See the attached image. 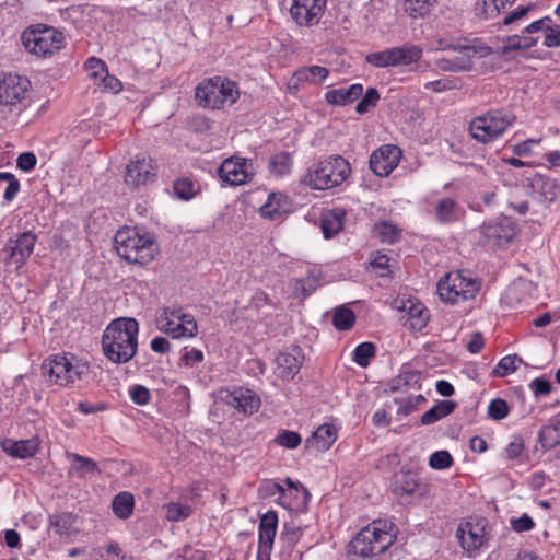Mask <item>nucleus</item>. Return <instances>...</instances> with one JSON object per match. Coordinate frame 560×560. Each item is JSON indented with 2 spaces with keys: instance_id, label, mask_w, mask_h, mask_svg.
I'll return each mask as SVG.
<instances>
[{
  "instance_id": "1",
  "label": "nucleus",
  "mask_w": 560,
  "mask_h": 560,
  "mask_svg": "<svg viewBox=\"0 0 560 560\" xmlns=\"http://www.w3.org/2000/svg\"><path fill=\"white\" fill-rule=\"evenodd\" d=\"M139 324L135 318L114 319L103 331L102 351L116 364L129 362L138 351Z\"/></svg>"
},
{
  "instance_id": "2",
  "label": "nucleus",
  "mask_w": 560,
  "mask_h": 560,
  "mask_svg": "<svg viewBox=\"0 0 560 560\" xmlns=\"http://www.w3.org/2000/svg\"><path fill=\"white\" fill-rule=\"evenodd\" d=\"M114 244L117 254L131 264H150L159 254V246L149 234H140L137 229L124 228L116 232Z\"/></svg>"
},
{
  "instance_id": "3",
  "label": "nucleus",
  "mask_w": 560,
  "mask_h": 560,
  "mask_svg": "<svg viewBox=\"0 0 560 560\" xmlns=\"http://www.w3.org/2000/svg\"><path fill=\"white\" fill-rule=\"evenodd\" d=\"M350 174V163L341 155H331L313 164L301 183L312 189L327 190L341 185Z\"/></svg>"
},
{
  "instance_id": "4",
  "label": "nucleus",
  "mask_w": 560,
  "mask_h": 560,
  "mask_svg": "<svg viewBox=\"0 0 560 560\" xmlns=\"http://www.w3.org/2000/svg\"><path fill=\"white\" fill-rule=\"evenodd\" d=\"M396 535L392 525L386 522L374 521L362 528L348 545V555L360 558H371L383 553L395 541Z\"/></svg>"
},
{
  "instance_id": "5",
  "label": "nucleus",
  "mask_w": 560,
  "mask_h": 560,
  "mask_svg": "<svg viewBox=\"0 0 560 560\" xmlns=\"http://www.w3.org/2000/svg\"><path fill=\"white\" fill-rule=\"evenodd\" d=\"M40 370L50 383L72 386L89 374L90 365L73 354L59 353L46 358Z\"/></svg>"
},
{
  "instance_id": "6",
  "label": "nucleus",
  "mask_w": 560,
  "mask_h": 560,
  "mask_svg": "<svg viewBox=\"0 0 560 560\" xmlns=\"http://www.w3.org/2000/svg\"><path fill=\"white\" fill-rule=\"evenodd\" d=\"M238 96L236 83L220 75L201 81L195 91L198 104L209 109H220L225 105H233Z\"/></svg>"
},
{
  "instance_id": "7",
  "label": "nucleus",
  "mask_w": 560,
  "mask_h": 560,
  "mask_svg": "<svg viewBox=\"0 0 560 560\" xmlns=\"http://www.w3.org/2000/svg\"><path fill=\"white\" fill-rule=\"evenodd\" d=\"M21 40L30 54L46 58L65 47L66 36L52 26L37 24L26 28L22 33Z\"/></svg>"
},
{
  "instance_id": "8",
  "label": "nucleus",
  "mask_w": 560,
  "mask_h": 560,
  "mask_svg": "<svg viewBox=\"0 0 560 560\" xmlns=\"http://www.w3.org/2000/svg\"><path fill=\"white\" fill-rule=\"evenodd\" d=\"M515 121V116L503 109L489 110L475 117L469 125L471 137L481 143L497 140Z\"/></svg>"
},
{
  "instance_id": "9",
  "label": "nucleus",
  "mask_w": 560,
  "mask_h": 560,
  "mask_svg": "<svg viewBox=\"0 0 560 560\" xmlns=\"http://www.w3.org/2000/svg\"><path fill=\"white\" fill-rule=\"evenodd\" d=\"M481 283L478 279L464 275V271H451L438 282L440 299L450 304L475 299Z\"/></svg>"
},
{
  "instance_id": "10",
  "label": "nucleus",
  "mask_w": 560,
  "mask_h": 560,
  "mask_svg": "<svg viewBox=\"0 0 560 560\" xmlns=\"http://www.w3.org/2000/svg\"><path fill=\"white\" fill-rule=\"evenodd\" d=\"M156 327L172 338H191L198 330L195 318L180 308H165L156 319Z\"/></svg>"
},
{
  "instance_id": "11",
  "label": "nucleus",
  "mask_w": 560,
  "mask_h": 560,
  "mask_svg": "<svg viewBox=\"0 0 560 560\" xmlns=\"http://www.w3.org/2000/svg\"><path fill=\"white\" fill-rule=\"evenodd\" d=\"M440 49H454L459 52L458 56L452 58H441L436 61V66L442 71L462 72L469 71L472 68V56L476 54L485 55L489 52L488 47H477L469 45H454L446 44L443 40L439 42Z\"/></svg>"
},
{
  "instance_id": "12",
  "label": "nucleus",
  "mask_w": 560,
  "mask_h": 560,
  "mask_svg": "<svg viewBox=\"0 0 560 560\" xmlns=\"http://www.w3.org/2000/svg\"><path fill=\"white\" fill-rule=\"evenodd\" d=\"M327 0H291L289 14L300 27L317 26L326 11Z\"/></svg>"
},
{
  "instance_id": "13",
  "label": "nucleus",
  "mask_w": 560,
  "mask_h": 560,
  "mask_svg": "<svg viewBox=\"0 0 560 560\" xmlns=\"http://www.w3.org/2000/svg\"><path fill=\"white\" fill-rule=\"evenodd\" d=\"M36 241L37 236L30 231L19 234L15 240H9L3 248L5 265L20 269L33 253Z\"/></svg>"
},
{
  "instance_id": "14",
  "label": "nucleus",
  "mask_w": 560,
  "mask_h": 560,
  "mask_svg": "<svg viewBox=\"0 0 560 560\" xmlns=\"http://www.w3.org/2000/svg\"><path fill=\"white\" fill-rule=\"evenodd\" d=\"M252 160L231 156L225 159L219 170L220 178L229 185L240 186L252 180L254 176Z\"/></svg>"
},
{
  "instance_id": "15",
  "label": "nucleus",
  "mask_w": 560,
  "mask_h": 560,
  "mask_svg": "<svg viewBox=\"0 0 560 560\" xmlns=\"http://www.w3.org/2000/svg\"><path fill=\"white\" fill-rule=\"evenodd\" d=\"M401 150L394 144H385L370 156V168L380 177H387L399 164Z\"/></svg>"
},
{
  "instance_id": "16",
  "label": "nucleus",
  "mask_w": 560,
  "mask_h": 560,
  "mask_svg": "<svg viewBox=\"0 0 560 560\" xmlns=\"http://www.w3.org/2000/svg\"><path fill=\"white\" fill-rule=\"evenodd\" d=\"M156 176V164L153 159L145 155H136L126 166L125 182L127 185L138 187L145 185Z\"/></svg>"
},
{
  "instance_id": "17",
  "label": "nucleus",
  "mask_w": 560,
  "mask_h": 560,
  "mask_svg": "<svg viewBox=\"0 0 560 560\" xmlns=\"http://www.w3.org/2000/svg\"><path fill=\"white\" fill-rule=\"evenodd\" d=\"M30 81L19 74H0V105H15L25 97Z\"/></svg>"
},
{
  "instance_id": "18",
  "label": "nucleus",
  "mask_w": 560,
  "mask_h": 560,
  "mask_svg": "<svg viewBox=\"0 0 560 560\" xmlns=\"http://www.w3.org/2000/svg\"><path fill=\"white\" fill-rule=\"evenodd\" d=\"M278 524V515L273 511L265 513L259 523L258 560H269Z\"/></svg>"
},
{
  "instance_id": "19",
  "label": "nucleus",
  "mask_w": 560,
  "mask_h": 560,
  "mask_svg": "<svg viewBox=\"0 0 560 560\" xmlns=\"http://www.w3.org/2000/svg\"><path fill=\"white\" fill-rule=\"evenodd\" d=\"M223 400L234 409L245 415H252L257 411L260 405L259 397L250 389L237 387L226 392Z\"/></svg>"
},
{
  "instance_id": "20",
  "label": "nucleus",
  "mask_w": 560,
  "mask_h": 560,
  "mask_svg": "<svg viewBox=\"0 0 560 560\" xmlns=\"http://www.w3.org/2000/svg\"><path fill=\"white\" fill-rule=\"evenodd\" d=\"M530 196L540 203H551L557 198V183L555 179L536 174L529 180Z\"/></svg>"
},
{
  "instance_id": "21",
  "label": "nucleus",
  "mask_w": 560,
  "mask_h": 560,
  "mask_svg": "<svg viewBox=\"0 0 560 560\" xmlns=\"http://www.w3.org/2000/svg\"><path fill=\"white\" fill-rule=\"evenodd\" d=\"M480 233L486 243L500 246L509 243L514 236V230L506 221H495L482 224Z\"/></svg>"
},
{
  "instance_id": "22",
  "label": "nucleus",
  "mask_w": 560,
  "mask_h": 560,
  "mask_svg": "<svg viewBox=\"0 0 560 560\" xmlns=\"http://www.w3.org/2000/svg\"><path fill=\"white\" fill-rule=\"evenodd\" d=\"M329 75V70L322 66L302 67L298 69L288 82L289 90H299L304 83L319 84Z\"/></svg>"
},
{
  "instance_id": "23",
  "label": "nucleus",
  "mask_w": 560,
  "mask_h": 560,
  "mask_svg": "<svg viewBox=\"0 0 560 560\" xmlns=\"http://www.w3.org/2000/svg\"><path fill=\"white\" fill-rule=\"evenodd\" d=\"M276 364L278 376L284 381L292 380L302 366L300 350L295 348L292 351H281L276 358Z\"/></svg>"
},
{
  "instance_id": "24",
  "label": "nucleus",
  "mask_w": 560,
  "mask_h": 560,
  "mask_svg": "<svg viewBox=\"0 0 560 560\" xmlns=\"http://www.w3.org/2000/svg\"><path fill=\"white\" fill-rule=\"evenodd\" d=\"M337 439V430L331 424H322L307 438L305 447L315 452H325L330 448Z\"/></svg>"
},
{
  "instance_id": "25",
  "label": "nucleus",
  "mask_w": 560,
  "mask_h": 560,
  "mask_svg": "<svg viewBox=\"0 0 560 560\" xmlns=\"http://www.w3.org/2000/svg\"><path fill=\"white\" fill-rule=\"evenodd\" d=\"M402 310L407 314L405 325L408 326V328L420 331L427 326L430 314L422 303L408 300L404 303Z\"/></svg>"
},
{
  "instance_id": "26",
  "label": "nucleus",
  "mask_w": 560,
  "mask_h": 560,
  "mask_svg": "<svg viewBox=\"0 0 560 560\" xmlns=\"http://www.w3.org/2000/svg\"><path fill=\"white\" fill-rule=\"evenodd\" d=\"M2 448L8 455L14 458L26 459L37 453L39 442L35 438L20 441L7 439L2 442Z\"/></svg>"
},
{
  "instance_id": "27",
  "label": "nucleus",
  "mask_w": 560,
  "mask_h": 560,
  "mask_svg": "<svg viewBox=\"0 0 560 560\" xmlns=\"http://www.w3.org/2000/svg\"><path fill=\"white\" fill-rule=\"evenodd\" d=\"M458 202L450 197L441 198L435 205V219L442 224H452L459 220L463 213Z\"/></svg>"
},
{
  "instance_id": "28",
  "label": "nucleus",
  "mask_w": 560,
  "mask_h": 560,
  "mask_svg": "<svg viewBox=\"0 0 560 560\" xmlns=\"http://www.w3.org/2000/svg\"><path fill=\"white\" fill-rule=\"evenodd\" d=\"M289 211V202L287 196L280 192H271L267 201L259 208L262 218L276 220L283 213Z\"/></svg>"
},
{
  "instance_id": "29",
  "label": "nucleus",
  "mask_w": 560,
  "mask_h": 560,
  "mask_svg": "<svg viewBox=\"0 0 560 560\" xmlns=\"http://www.w3.org/2000/svg\"><path fill=\"white\" fill-rule=\"evenodd\" d=\"M393 67L409 66L422 57V49L416 45L390 48Z\"/></svg>"
},
{
  "instance_id": "30",
  "label": "nucleus",
  "mask_w": 560,
  "mask_h": 560,
  "mask_svg": "<svg viewBox=\"0 0 560 560\" xmlns=\"http://www.w3.org/2000/svg\"><path fill=\"white\" fill-rule=\"evenodd\" d=\"M319 277L316 272H310L303 279H294L290 283L292 296L304 300L310 296L319 287Z\"/></svg>"
},
{
  "instance_id": "31",
  "label": "nucleus",
  "mask_w": 560,
  "mask_h": 560,
  "mask_svg": "<svg viewBox=\"0 0 560 560\" xmlns=\"http://www.w3.org/2000/svg\"><path fill=\"white\" fill-rule=\"evenodd\" d=\"M362 93L363 86L361 84H352L347 89L328 91L325 98L329 104L343 106L358 100Z\"/></svg>"
},
{
  "instance_id": "32",
  "label": "nucleus",
  "mask_w": 560,
  "mask_h": 560,
  "mask_svg": "<svg viewBox=\"0 0 560 560\" xmlns=\"http://www.w3.org/2000/svg\"><path fill=\"white\" fill-rule=\"evenodd\" d=\"M418 488V479L412 471H399L395 474L393 481V491L396 495H409L412 494Z\"/></svg>"
},
{
  "instance_id": "33",
  "label": "nucleus",
  "mask_w": 560,
  "mask_h": 560,
  "mask_svg": "<svg viewBox=\"0 0 560 560\" xmlns=\"http://www.w3.org/2000/svg\"><path fill=\"white\" fill-rule=\"evenodd\" d=\"M67 457L71 460L70 474L83 478L88 474L98 472L96 463L89 457L75 453H67Z\"/></svg>"
},
{
  "instance_id": "34",
  "label": "nucleus",
  "mask_w": 560,
  "mask_h": 560,
  "mask_svg": "<svg viewBox=\"0 0 560 560\" xmlns=\"http://www.w3.org/2000/svg\"><path fill=\"white\" fill-rule=\"evenodd\" d=\"M456 407V404L452 400H442L435 404L432 408L425 411L421 417V423L423 425H430L441 420L442 418L451 415Z\"/></svg>"
},
{
  "instance_id": "35",
  "label": "nucleus",
  "mask_w": 560,
  "mask_h": 560,
  "mask_svg": "<svg viewBox=\"0 0 560 560\" xmlns=\"http://www.w3.org/2000/svg\"><path fill=\"white\" fill-rule=\"evenodd\" d=\"M345 217L346 212L343 210L335 209L322 220V231L325 238H330L342 230Z\"/></svg>"
},
{
  "instance_id": "36",
  "label": "nucleus",
  "mask_w": 560,
  "mask_h": 560,
  "mask_svg": "<svg viewBox=\"0 0 560 560\" xmlns=\"http://www.w3.org/2000/svg\"><path fill=\"white\" fill-rule=\"evenodd\" d=\"M77 516L70 512L55 514L50 517V524L59 536H70L75 532Z\"/></svg>"
},
{
  "instance_id": "37",
  "label": "nucleus",
  "mask_w": 560,
  "mask_h": 560,
  "mask_svg": "<svg viewBox=\"0 0 560 560\" xmlns=\"http://www.w3.org/2000/svg\"><path fill=\"white\" fill-rule=\"evenodd\" d=\"M456 536L462 547L468 551L475 550L483 544V537L474 533L472 527L469 524L465 527H459L456 532Z\"/></svg>"
},
{
  "instance_id": "38",
  "label": "nucleus",
  "mask_w": 560,
  "mask_h": 560,
  "mask_svg": "<svg viewBox=\"0 0 560 560\" xmlns=\"http://www.w3.org/2000/svg\"><path fill=\"white\" fill-rule=\"evenodd\" d=\"M133 504L135 500L131 493L120 492L114 498L112 506L116 516L127 518L132 513Z\"/></svg>"
},
{
  "instance_id": "39",
  "label": "nucleus",
  "mask_w": 560,
  "mask_h": 560,
  "mask_svg": "<svg viewBox=\"0 0 560 560\" xmlns=\"http://www.w3.org/2000/svg\"><path fill=\"white\" fill-rule=\"evenodd\" d=\"M292 158L287 152H278L269 159V170L277 176H284L291 172Z\"/></svg>"
},
{
  "instance_id": "40",
  "label": "nucleus",
  "mask_w": 560,
  "mask_h": 560,
  "mask_svg": "<svg viewBox=\"0 0 560 560\" xmlns=\"http://www.w3.org/2000/svg\"><path fill=\"white\" fill-rule=\"evenodd\" d=\"M439 0H405V12L413 18H423Z\"/></svg>"
},
{
  "instance_id": "41",
  "label": "nucleus",
  "mask_w": 560,
  "mask_h": 560,
  "mask_svg": "<svg viewBox=\"0 0 560 560\" xmlns=\"http://www.w3.org/2000/svg\"><path fill=\"white\" fill-rule=\"evenodd\" d=\"M354 322L355 315L350 308L346 306H339L335 310L332 324L336 329L348 330L353 326Z\"/></svg>"
},
{
  "instance_id": "42",
  "label": "nucleus",
  "mask_w": 560,
  "mask_h": 560,
  "mask_svg": "<svg viewBox=\"0 0 560 560\" xmlns=\"http://www.w3.org/2000/svg\"><path fill=\"white\" fill-rule=\"evenodd\" d=\"M537 39L528 35H513L505 38V43L502 46V51L508 52L511 50L528 49L535 46Z\"/></svg>"
},
{
  "instance_id": "43",
  "label": "nucleus",
  "mask_w": 560,
  "mask_h": 560,
  "mask_svg": "<svg viewBox=\"0 0 560 560\" xmlns=\"http://www.w3.org/2000/svg\"><path fill=\"white\" fill-rule=\"evenodd\" d=\"M165 516L171 522H179L188 518L192 514L189 505L171 502L164 505Z\"/></svg>"
},
{
  "instance_id": "44",
  "label": "nucleus",
  "mask_w": 560,
  "mask_h": 560,
  "mask_svg": "<svg viewBox=\"0 0 560 560\" xmlns=\"http://www.w3.org/2000/svg\"><path fill=\"white\" fill-rule=\"evenodd\" d=\"M374 355L375 346L372 342H362L354 349L353 360L358 365L366 368Z\"/></svg>"
},
{
  "instance_id": "45",
  "label": "nucleus",
  "mask_w": 560,
  "mask_h": 560,
  "mask_svg": "<svg viewBox=\"0 0 560 560\" xmlns=\"http://www.w3.org/2000/svg\"><path fill=\"white\" fill-rule=\"evenodd\" d=\"M173 190L175 196L183 200H189L194 198L197 194L195 184L192 183L191 179L187 177L177 179L173 185Z\"/></svg>"
},
{
  "instance_id": "46",
  "label": "nucleus",
  "mask_w": 560,
  "mask_h": 560,
  "mask_svg": "<svg viewBox=\"0 0 560 560\" xmlns=\"http://www.w3.org/2000/svg\"><path fill=\"white\" fill-rule=\"evenodd\" d=\"M374 232L384 243L393 244L398 240L399 231L390 222H380L374 225Z\"/></svg>"
},
{
  "instance_id": "47",
  "label": "nucleus",
  "mask_w": 560,
  "mask_h": 560,
  "mask_svg": "<svg viewBox=\"0 0 560 560\" xmlns=\"http://www.w3.org/2000/svg\"><path fill=\"white\" fill-rule=\"evenodd\" d=\"M273 442L282 447L294 450L302 443L301 435L295 431L280 430Z\"/></svg>"
},
{
  "instance_id": "48",
  "label": "nucleus",
  "mask_w": 560,
  "mask_h": 560,
  "mask_svg": "<svg viewBox=\"0 0 560 560\" xmlns=\"http://www.w3.org/2000/svg\"><path fill=\"white\" fill-rule=\"evenodd\" d=\"M523 359L517 354L503 357L497 368L493 370L495 376H505L509 373L517 370V363H522Z\"/></svg>"
},
{
  "instance_id": "49",
  "label": "nucleus",
  "mask_w": 560,
  "mask_h": 560,
  "mask_svg": "<svg viewBox=\"0 0 560 560\" xmlns=\"http://www.w3.org/2000/svg\"><path fill=\"white\" fill-rule=\"evenodd\" d=\"M475 13L477 16L488 20L500 14L498 4L491 0H478L475 4Z\"/></svg>"
},
{
  "instance_id": "50",
  "label": "nucleus",
  "mask_w": 560,
  "mask_h": 560,
  "mask_svg": "<svg viewBox=\"0 0 560 560\" xmlns=\"http://www.w3.org/2000/svg\"><path fill=\"white\" fill-rule=\"evenodd\" d=\"M285 483L290 488V493L291 494L293 492L295 493V499H296L295 508L296 509L305 508L310 500V497H311L308 490L306 488H304L302 485L295 483L291 478H287Z\"/></svg>"
},
{
  "instance_id": "51",
  "label": "nucleus",
  "mask_w": 560,
  "mask_h": 560,
  "mask_svg": "<svg viewBox=\"0 0 560 560\" xmlns=\"http://www.w3.org/2000/svg\"><path fill=\"white\" fill-rule=\"evenodd\" d=\"M380 100V93L375 88H369L363 98L357 104L355 110L359 114H365L375 107Z\"/></svg>"
},
{
  "instance_id": "52",
  "label": "nucleus",
  "mask_w": 560,
  "mask_h": 560,
  "mask_svg": "<svg viewBox=\"0 0 560 560\" xmlns=\"http://www.w3.org/2000/svg\"><path fill=\"white\" fill-rule=\"evenodd\" d=\"M540 439L545 445L549 447H553L560 444V430H558V427L553 423L552 420H550L548 425L542 428L540 432Z\"/></svg>"
},
{
  "instance_id": "53",
  "label": "nucleus",
  "mask_w": 560,
  "mask_h": 560,
  "mask_svg": "<svg viewBox=\"0 0 560 560\" xmlns=\"http://www.w3.org/2000/svg\"><path fill=\"white\" fill-rule=\"evenodd\" d=\"M488 415L493 420H502L509 415V406L504 399L497 398L490 401Z\"/></svg>"
},
{
  "instance_id": "54",
  "label": "nucleus",
  "mask_w": 560,
  "mask_h": 560,
  "mask_svg": "<svg viewBox=\"0 0 560 560\" xmlns=\"http://www.w3.org/2000/svg\"><path fill=\"white\" fill-rule=\"evenodd\" d=\"M366 61L378 68L393 67L390 48L368 55Z\"/></svg>"
},
{
  "instance_id": "55",
  "label": "nucleus",
  "mask_w": 560,
  "mask_h": 560,
  "mask_svg": "<svg viewBox=\"0 0 560 560\" xmlns=\"http://www.w3.org/2000/svg\"><path fill=\"white\" fill-rule=\"evenodd\" d=\"M429 464L434 469H445L452 466L453 458L447 451H438L430 456Z\"/></svg>"
},
{
  "instance_id": "56",
  "label": "nucleus",
  "mask_w": 560,
  "mask_h": 560,
  "mask_svg": "<svg viewBox=\"0 0 560 560\" xmlns=\"http://www.w3.org/2000/svg\"><path fill=\"white\" fill-rule=\"evenodd\" d=\"M511 528L516 533L528 532L534 528L535 523L533 518L524 513L520 517H513L510 520Z\"/></svg>"
},
{
  "instance_id": "57",
  "label": "nucleus",
  "mask_w": 560,
  "mask_h": 560,
  "mask_svg": "<svg viewBox=\"0 0 560 560\" xmlns=\"http://www.w3.org/2000/svg\"><path fill=\"white\" fill-rule=\"evenodd\" d=\"M129 393L131 400L140 406L147 405L151 399L150 390L142 385H133Z\"/></svg>"
},
{
  "instance_id": "58",
  "label": "nucleus",
  "mask_w": 560,
  "mask_h": 560,
  "mask_svg": "<svg viewBox=\"0 0 560 560\" xmlns=\"http://www.w3.org/2000/svg\"><path fill=\"white\" fill-rule=\"evenodd\" d=\"M529 388L536 397L547 396L551 393V383L544 377H536L529 383Z\"/></svg>"
},
{
  "instance_id": "59",
  "label": "nucleus",
  "mask_w": 560,
  "mask_h": 560,
  "mask_svg": "<svg viewBox=\"0 0 560 560\" xmlns=\"http://www.w3.org/2000/svg\"><path fill=\"white\" fill-rule=\"evenodd\" d=\"M456 88L457 81L451 79H439L424 84V89L432 90L433 92H444Z\"/></svg>"
},
{
  "instance_id": "60",
  "label": "nucleus",
  "mask_w": 560,
  "mask_h": 560,
  "mask_svg": "<svg viewBox=\"0 0 560 560\" xmlns=\"http://www.w3.org/2000/svg\"><path fill=\"white\" fill-rule=\"evenodd\" d=\"M37 163L36 155L32 152L21 153L16 160V165L20 170L30 172L35 168Z\"/></svg>"
},
{
  "instance_id": "61",
  "label": "nucleus",
  "mask_w": 560,
  "mask_h": 560,
  "mask_svg": "<svg viewBox=\"0 0 560 560\" xmlns=\"http://www.w3.org/2000/svg\"><path fill=\"white\" fill-rule=\"evenodd\" d=\"M85 67L91 71V75L94 78L103 77L107 72L105 63L95 57L89 58L85 62Z\"/></svg>"
},
{
  "instance_id": "62",
  "label": "nucleus",
  "mask_w": 560,
  "mask_h": 560,
  "mask_svg": "<svg viewBox=\"0 0 560 560\" xmlns=\"http://www.w3.org/2000/svg\"><path fill=\"white\" fill-rule=\"evenodd\" d=\"M524 450V440L521 436H514L505 448L506 458L513 459L518 457Z\"/></svg>"
},
{
  "instance_id": "63",
  "label": "nucleus",
  "mask_w": 560,
  "mask_h": 560,
  "mask_svg": "<svg viewBox=\"0 0 560 560\" xmlns=\"http://www.w3.org/2000/svg\"><path fill=\"white\" fill-rule=\"evenodd\" d=\"M203 360V353L199 349H185L184 354L180 358L179 364H184L186 366L194 365L195 363H199Z\"/></svg>"
},
{
  "instance_id": "64",
  "label": "nucleus",
  "mask_w": 560,
  "mask_h": 560,
  "mask_svg": "<svg viewBox=\"0 0 560 560\" xmlns=\"http://www.w3.org/2000/svg\"><path fill=\"white\" fill-rule=\"evenodd\" d=\"M544 44L547 47L560 46V24L547 27Z\"/></svg>"
}]
</instances>
